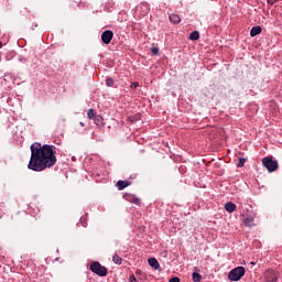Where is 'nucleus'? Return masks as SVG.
<instances>
[{"label": "nucleus", "instance_id": "1", "mask_svg": "<svg viewBox=\"0 0 282 282\" xmlns=\"http://www.w3.org/2000/svg\"><path fill=\"white\" fill-rule=\"evenodd\" d=\"M56 162V152L52 145H41V143H33L31 145V159L28 165L30 171L41 173V171H45V169H52Z\"/></svg>", "mask_w": 282, "mask_h": 282}, {"label": "nucleus", "instance_id": "2", "mask_svg": "<svg viewBox=\"0 0 282 282\" xmlns=\"http://www.w3.org/2000/svg\"><path fill=\"white\" fill-rule=\"evenodd\" d=\"M246 276V268L237 267L228 273L229 281H241V278Z\"/></svg>", "mask_w": 282, "mask_h": 282}, {"label": "nucleus", "instance_id": "3", "mask_svg": "<svg viewBox=\"0 0 282 282\" xmlns=\"http://www.w3.org/2000/svg\"><path fill=\"white\" fill-rule=\"evenodd\" d=\"M262 166H264L269 173H274V171L279 170V162L276 160H272L270 156H265L262 159Z\"/></svg>", "mask_w": 282, "mask_h": 282}, {"label": "nucleus", "instance_id": "4", "mask_svg": "<svg viewBox=\"0 0 282 282\" xmlns=\"http://www.w3.org/2000/svg\"><path fill=\"white\" fill-rule=\"evenodd\" d=\"M90 270L94 272V274H97V276H107L108 270L107 267H102L100 262L96 261L90 264Z\"/></svg>", "mask_w": 282, "mask_h": 282}, {"label": "nucleus", "instance_id": "5", "mask_svg": "<svg viewBox=\"0 0 282 282\" xmlns=\"http://www.w3.org/2000/svg\"><path fill=\"white\" fill-rule=\"evenodd\" d=\"M113 40V31L106 30L101 33V41L105 43V45H109L111 41Z\"/></svg>", "mask_w": 282, "mask_h": 282}, {"label": "nucleus", "instance_id": "6", "mask_svg": "<svg viewBox=\"0 0 282 282\" xmlns=\"http://www.w3.org/2000/svg\"><path fill=\"white\" fill-rule=\"evenodd\" d=\"M148 263L150 268H153V270H160V262H158V259L150 258L148 259Z\"/></svg>", "mask_w": 282, "mask_h": 282}, {"label": "nucleus", "instance_id": "7", "mask_svg": "<svg viewBox=\"0 0 282 282\" xmlns=\"http://www.w3.org/2000/svg\"><path fill=\"white\" fill-rule=\"evenodd\" d=\"M127 186H131V182H129V181H118L117 182L118 191H124V188H127Z\"/></svg>", "mask_w": 282, "mask_h": 282}, {"label": "nucleus", "instance_id": "8", "mask_svg": "<svg viewBox=\"0 0 282 282\" xmlns=\"http://www.w3.org/2000/svg\"><path fill=\"white\" fill-rule=\"evenodd\" d=\"M225 210H227V213H235V210H237V205L232 202H229L225 205Z\"/></svg>", "mask_w": 282, "mask_h": 282}, {"label": "nucleus", "instance_id": "9", "mask_svg": "<svg viewBox=\"0 0 282 282\" xmlns=\"http://www.w3.org/2000/svg\"><path fill=\"white\" fill-rule=\"evenodd\" d=\"M128 202H131V204H135V206H140L141 199L135 195L128 196Z\"/></svg>", "mask_w": 282, "mask_h": 282}, {"label": "nucleus", "instance_id": "10", "mask_svg": "<svg viewBox=\"0 0 282 282\" xmlns=\"http://www.w3.org/2000/svg\"><path fill=\"white\" fill-rule=\"evenodd\" d=\"M170 21H171V23H174L175 25H177V23L182 22V18H180L175 13H172V14H170Z\"/></svg>", "mask_w": 282, "mask_h": 282}, {"label": "nucleus", "instance_id": "11", "mask_svg": "<svg viewBox=\"0 0 282 282\" xmlns=\"http://www.w3.org/2000/svg\"><path fill=\"white\" fill-rule=\"evenodd\" d=\"M261 32H262L261 26H253L250 31V36H259Z\"/></svg>", "mask_w": 282, "mask_h": 282}, {"label": "nucleus", "instance_id": "12", "mask_svg": "<svg viewBox=\"0 0 282 282\" xmlns=\"http://www.w3.org/2000/svg\"><path fill=\"white\" fill-rule=\"evenodd\" d=\"M192 279H193L194 282H200L202 281V274L197 273V268H195V272H193Z\"/></svg>", "mask_w": 282, "mask_h": 282}, {"label": "nucleus", "instance_id": "13", "mask_svg": "<svg viewBox=\"0 0 282 282\" xmlns=\"http://www.w3.org/2000/svg\"><path fill=\"white\" fill-rule=\"evenodd\" d=\"M93 120H94L95 124H97V127H100V124H102V122H104L102 116H100V115H95V118Z\"/></svg>", "mask_w": 282, "mask_h": 282}, {"label": "nucleus", "instance_id": "14", "mask_svg": "<svg viewBox=\"0 0 282 282\" xmlns=\"http://www.w3.org/2000/svg\"><path fill=\"white\" fill-rule=\"evenodd\" d=\"M112 261H113V263H116V265H122V258H120V256H118V253L113 254Z\"/></svg>", "mask_w": 282, "mask_h": 282}, {"label": "nucleus", "instance_id": "15", "mask_svg": "<svg viewBox=\"0 0 282 282\" xmlns=\"http://www.w3.org/2000/svg\"><path fill=\"white\" fill-rule=\"evenodd\" d=\"M96 110H94L93 108H90V109H88V111H87V118L89 119V120H94L95 118H96Z\"/></svg>", "mask_w": 282, "mask_h": 282}, {"label": "nucleus", "instance_id": "16", "mask_svg": "<svg viewBox=\"0 0 282 282\" xmlns=\"http://www.w3.org/2000/svg\"><path fill=\"white\" fill-rule=\"evenodd\" d=\"M191 41H198L199 39V32L193 31L189 35Z\"/></svg>", "mask_w": 282, "mask_h": 282}, {"label": "nucleus", "instance_id": "17", "mask_svg": "<svg viewBox=\"0 0 282 282\" xmlns=\"http://www.w3.org/2000/svg\"><path fill=\"white\" fill-rule=\"evenodd\" d=\"M106 85H107V87H113V85H115L113 78L107 77Z\"/></svg>", "mask_w": 282, "mask_h": 282}, {"label": "nucleus", "instance_id": "18", "mask_svg": "<svg viewBox=\"0 0 282 282\" xmlns=\"http://www.w3.org/2000/svg\"><path fill=\"white\" fill-rule=\"evenodd\" d=\"M243 164H246V159L245 158H240L239 161H238V169H241V166H243Z\"/></svg>", "mask_w": 282, "mask_h": 282}, {"label": "nucleus", "instance_id": "19", "mask_svg": "<svg viewBox=\"0 0 282 282\" xmlns=\"http://www.w3.org/2000/svg\"><path fill=\"white\" fill-rule=\"evenodd\" d=\"M151 52H152V54H154V56H156V54H160V48H158V47H152V48H151Z\"/></svg>", "mask_w": 282, "mask_h": 282}, {"label": "nucleus", "instance_id": "20", "mask_svg": "<svg viewBox=\"0 0 282 282\" xmlns=\"http://www.w3.org/2000/svg\"><path fill=\"white\" fill-rule=\"evenodd\" d=\"M131 89H138L140 87V84L138 82H134L130 85Z\"/></svg>", "mask_w": 282, "mask_h": 282}, {"label": "nucleus", "instance_id": "21", "mask_svg": "<svg viewBox=\"0 0 282 282\" xmlns=\"http://www.w3.org/2000/svg\"><path fill=\"white\" fill-rule=\"evenodd\" d=\"M269 6H274V3H279V0H267Z\"/></svg>", "mask_w": 282, "mask_h": 282}, {"label": "nucleus", "instance_id": "22", "mask_svg": "<svg viewBox=\"0 0 282 282\" xmlns=\"http://www.w3.org/2000/svg\"><path fill=\"white\" fill-rule=\"evenodd\" d=\"M129 281H130V282H138V279H135V275H134V274H131V275L129 276Z\"/></svg>", "mask_w": 282, "mask_h": 282}, {"label": "nucleus", "instance_id": "23", "mask_svg": "<svg viewBox=\"0 0 282 282\" xmlns=\"http://www.w3.org/2000/svg\"><path fill=\"white\" fill-rule=\"evenodd\" d=\"M245 224L246 226H250V224H252V218H246Z\"/></svg>", "mask_w": 282, "mask_h": 282}, {"label": "nucleus", "instance_id": "24", "mask_svg": "<svg viewBox=\"0 0 282 282\" xmlns=\"http://www.w3.org/2000/svg\"><path fill=\"white\" fill-rule=\"evenodd\" d=\"M169 282H180V278L173 276L169 280Z\"/></svg>", "mask_w": 282, "mask_h": 282}, {"label": "nucleus", "instance_id": "25", "mask_svg": "<svg viewBox=\"0 0 282 282\" xmlns=\"http://www.w3.org/2000/svg\"><path fill=\"white\" fill-rule=\"evenodd\" d=\"M80 127H85V122L80 121L79 122Z\"/></svg>", "mask_w": 282, "mask_h": 282}, {"label": "nucleus", "instance_id": "26", "mask_svg": "<svg viewBox=\"0 0 282 282\" xmlns=\"http://www.w3.org/2000/svg\"><path fill=\"white\" fill-rule=\"evenodd\" d=\"M141 273H142V271H141V270H138V271H137V274H141Z\"/></svg>", "mask_w": 282, "mask_h": 282}, {"label": "nucleus", "instance_id": "27", "mask_svg": "<svg viewBox=\"0 0 282 282\" xmlns=\"http://www.w3.org/2000/svg\"><path fill=\"white\" fill-rule=\"evenodd\" d=\"M2 47H3V43L0 42V48H2Z\"/></svg>", "mask_w": 282, "mask_h": 282}, {"label": "nucleus", "instance_id": "28", "mask_svg": "<svg viewBox=\"0 0 282 282\" xmlns=\"http://www.w3.org/2000/svg\"><path fill=\"white\" fill-rule=\"evenodd\" d=\"M251 265H254V262H250Z\"/></svg>", "mask_w": 282, "mask_h": 282}]
</instances>
